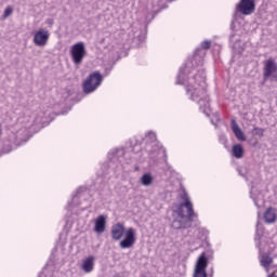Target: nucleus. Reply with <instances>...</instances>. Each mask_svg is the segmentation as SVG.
<instances>
[{"instance_id":"4","label":"nucleus","mask_w":277,"mask_h":277,"mask_svg":"<svg viewBox=\"0 0 277 277\" xmlns=\"http://www.w3.org/2000/svg\"><path fill=\"white\" fill-rule=\"evenodd\" d=\"M198 214L189 215V213L183 212V216H180L179 219L173 220L171 226L175 230H181L185 228H192V226H198Z\"/></svg>"},{"instance_id":"23","label":"nucleus","mask_w":277,"mask_h":277,"mask_svg":"<svg viewBox=\"0 0 277 277\" xmlns=\"http://www.w3.org/2000/svg\"><path fill=\"white\" fill-rule=\"evenodd\" d=\"M83 189H85L84 187H79L76 192V195L72 196V200H75L78 196V194H81V192H83Z\"/></svg>"},{"instance_id":"13","label":"nucleus","mask_w":277,"mask_h":277,"mask_svg":"<svg viewBox=\"0 0 277 277\" xmlns=\"http://www.w3.org/2000/svg\"><path fill=\"white\" fill-rule=\"evenodd\" d=\"M209 266V259L207 258V253L202 252L197 259L195 269L207 271Z\"/></svg>"},{"instance_id":"6","label":"nucleus","mask_w":277,"mask_h":277,"mask_svg":"<svg viewBox=\"0 0 277 277\" xmlns=\"http://www.w3.org/2000/svg\"><path fill=\"white\" fill-rule=\"evenodd\" d=\"M87 55L88 51L85 50V43H83V41L77 42L71 45L70 57L75 66H80V64H83V60Z\"/></svg>"},{"instance_id":"12","label":"nucleus","mask_w":277,"mask_h":277,"mask_svg":"<svg viewBox=\"0 0 277 277\" xmlns=\"http://www.w3.org/2000/svg\"><path fill=\"white\" fill-rule=\"evenodd\" d=\"M263 217H264L265 224H274V222H276L277 220V209L269 207L264 212Z\"/></svg>"},{"instance_id":"20","label":"nucleus","mask_w":277,"mask_h":277,"mask_svg":"<svg viewBox=\"0 0 277 277\" xmlns=\"http://www.w3.org/2000/svg\"><path fill=\"white\" fill-rule=\"evenodd\" d=\"M194 277H209L207 271L195 269Z\"/></svg>"},{"instance_id":"19","label":"nucleus","mask_w":277,"mask_h":277,"mask_svg":"<svg viewBox=\"0 0 277 277\" xmlns=\"http://www.w3.org/2000/svg\"><path fill=\"white\" fill-rule=\"evenodd\" d=\"M147 142H155L157 140V134L155 132H148L145 136Z\"/></svg>"},{"instance_id":"14","label":"nucleus","mask_w":277,"mask_h":277,"mask_svg":"<svg viewBox=\"0 0 277 277\" xmlns=\"http://www.w3.org/2000/svg\"><path fill=\"white\" fill-rule=\"evenodd\" d=\"M81 269L84 274H91V272H94V256L90 255L83 260Z\"/></svg>"},{"instance_id":"1","label":"nucleus","mask_w":277,"mask_h":277,"mask_svg":"<svg viewBox=\"0 0 277 277\" xmlns=\"http://www.w3.org/2000/svg\"><path fill=\"white\" fill-rule=\"evenodd\" d=\"M198 51L200 50H196L195 56L188 60L184 67L180 68L176 83L186 85V92L189 94L190 100L197 101L200 111L209 116L211 114V103L207 94V72L205 69H198L194 76L189 77L196 70Z\"/></svg>"},{"instance_id":"18","label":"nucleus","mask_w":277,"mask_h":277,"mask_svg":"<svg viewBox=\"0 0 277 277\" xmlns=\"http://www.w3.org/2000/svg\"><path fill=\"white\" fill-rule=\"evenodd\" d=\"M253 134L258 135L259 137H263L265 135V130L263 128H254Z\"/></svg>"},{"instance_id":"3","label":"nucleus","mask_w":277,"mask_h":277,"mask_svg":"<svg viewBox=\"0 0 277 277\" xmlns=\"http://www.w3.org/2000/svg\"><path fill=\"white\" fill-rule=\"evenodd\" d=\"M255 246L259 250V261L261 267H263L266 272H269V267L274 264V258H272L273 250H268L265 252V240H263V236L259 230V223L256 224V233L254 237Z\"/></svg>"},{"instance_id":"16","label":"nucleus","mask_w":277,"mask_h":277,"mask_svg":"<svg viewBox=\"0 0 277 277\" xmlns=\"http://www.w3.org/2000/svg\"><path fill=\"white\" fill-rule=\"evenodd\" d=\"M233 157L235 159H242L243 158V146L241 144H235L232 147Z\"/></svg>"},{"instance_id":"11","label":"nucleus","mask_w":277,"mask_h":277,"mask_svg":"<svg viewBox=\"0 0 277 277\" xmlns=\"http://www.w3.org/2000/svg\"><path fill=\"white\" fill-rule=\"evenodd\" d=\"M105 228H107V216L102 214L95 220L94 233H97V235H103V233H105Z\"/></svg>"},{"instance_id":"25","label":"nucleus","mask_w":277,"mask_h":277,"mask_svg":"<svg viewBox=\"0 0 277 277\" xmlns=\"http://www.w3.org/2000/svg\"><path fill=\"white\" fill-rule=\"evenodd\" d=\"M267 277H277V275L271 274V275H268Z\"/></svg>"},{"instance_id":"7","label":"nucleus","mask_w":277,"mask_h":277,"mask_svg":"<svg viewBox=\"0 0 277 277\" xmlns=\"http://www.w3.org/2000/svg\"><path fill=\"white\" fill-rule=\"evenodd\" d=\"M181 200H183L184 202L180 203L176 208V215L179 217H183V212H185L186 209V213H189V215H198L195 211H194V205L192 203V201L189 200V195L187 194V192H183V194L180 196Z\"/></svg>"},{"instance_id":"2","label":"nucleus","mask_w":277,"mask_h":277,"mask_svg":"<svg viewBox=\"0 0 277 277\" xmlns=\"http://www.w3.org/2000/svg\"><path fill=\"white\" fill-rule=\"evenodd\" d=\"M124 230L123 223H116L110 229L111 239L114 241H120L122 237H124V239L119 242V247L122 250L133 248V246H135V241H137V238L135 237V228L129 227L126 233Z\"/></svg>"},{"instance_id":"21","label":"nucleus","mask_w":277,"mask_h":277,"mask_svg":"<svg viewBox=\"0 0 277 277\" xmlns=\"http://www.w3.org/2000/svg\"><path fill=\"white\" fill-rule=\"evenodd\" d=\"M12 12H14V9L12 6H8L4 9V12H3V15H2V18H8Z\"/></svg>"},{"instance_id":"24","label":"nucleus","mask_w":277,"mask_h":277,"mask_svg":"<svg viewBox=\"0 0 277 277\" xmlns=\"http://www.w3.org/2000/svg\"><path fill=\"white\" fill-rule=\"evenodd\" d=\"M49 25H53V19H48Z\"/></svg>"},{"instance_id":"10","label":"nucleus","mask_w":277,"mask_h":277,"mask_svg":"<svg viewBox=\"0 0 277 277\" xmlns=\"http://www.w3.org/2000/svg\"><path fill=\"white\" fill-rule=\"evenodd\" d=\"M49 30L44 29H39L37 32L34 35V44L36 47H47V43L49 42Z\"/></svg>"},{"instance_id":"5","label":"nucleus","mask_w":277,"mask_h":277,"mask_svg":"<svg viewBox=\"0 0 277 277\" xmlns=\"http://www.w3.org/2000/svg\"><path fill=\"white\" fill-rule=\"evenodd\" d=\"M102 83L103 75L100 71H94L82 83V91L84 94H92V92H96Z\"/></svg>"},{"instance_id":"15","label":"nucleus","mask_w":277,"mask_h":277,"mask_svg":"<svg viewBox=\"0 0 277 277\" xmlns=\"http://www.w3.org/2000/svg\"><path fill=\"white\" fill-rule=\"evenodd\" d=\"M232 131L235 137L239 140V142H246V134H243V131L241 130V128H239V124H237V121L235 120H232Z\"/></svg>"},{"instance_id":"9","label":"nucleus","mask_w":277,"mask_h":277,"mask_svg":"<svg viewBox=\"0 0 277 277\" xmlns=\"http://www.w3.org/2000/svg\"><path fill=\"white\" fill-rule=\"evenodd\" d=\"M256 9L255 0H240L237 4L236 10L243 14V16H250Z\"/></svg>"},{"instance_id":"17","label":"nucleus","mask_w":277,"mask_h":277,"mask_svg":"<svg viewBox=\"0 0 277 277\" xmlns=\"http://www.w3.org/2000/svg\"><path fill=\"white\" fill-rule=\"evenodd\" d=\"M153 175L150 173H144L141 177V184L144 185V187H150L153 185Z\"/></svg>"},{"instance_id":"26","label":"nucleus","mask_w":277,"mask_h":277,"mask_svg":"<svg viewBox=\"0 0 277 277\" xmlns=\"http://www.w3.org/2000/svg\"><path fill=\"white\" fill-rule=\"evenodd\" d=\"M220 137H221V140H222V137H224V135H221Z\"/></svg>"},{"instance_id":"8","label":"nucleus","mask_w":277,"mask_h":277,"mask_svg":"<svg viewBox=\"0 0 277 277\" xmlns=\"http://www.w3.org/2000/svg\"><path fill=\"white\" fill-rule=\"evenodd\" d=\"M263 79L264 81H267V79L277 81V63L273 58H268L264 63Z\"/></svg>"},{"instance_id":"22","label":"nucleus","mask_w":277,"mask_h":277,"mask_svg":"<svg viewBox=\"0 0 277 277\" xmlns=\"http://www.w3.org/2000/svg\"><path fill=\"white\" fill-rule=\"evenodd\" d=\"M201 48H203L206 51L211 49V41L201 42Z\"/></svg>"}]
</instances>
